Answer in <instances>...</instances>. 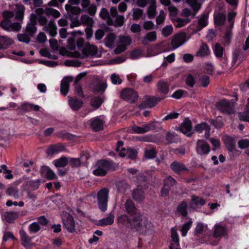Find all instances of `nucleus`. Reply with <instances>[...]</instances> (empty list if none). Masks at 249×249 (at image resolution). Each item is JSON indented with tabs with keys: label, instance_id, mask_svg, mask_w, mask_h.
I'll use <instances>...</instances> for the list:
<instances>
[{
	"label": "nucleus",
	"instance_id": "obj_4",
	"mask_svg": "<svg viewBox=\"0 0 249 249\" xmlns=\"http://www.w3.org/2000/svg\"><path fill=\"white\" fill-rule=\"evenodd\" d=\"M108 193L109 190L107 188L101 189L97 193V204L102 212H105L107 209Z\"/></svg>",
	"mask_w": 249,
	"mask_h": 249
},
{
	"label": "nucleus",
	"instance_id": "obj_45",
	"mask_svg": "<svg viewBox=\"0 0 249 249\" xmlns=\"http://www.w3.org/2000/svg\"><path fill=\"white\" fill-rule=\"evenodd\" d=\"M208 18V14L206 13H203L201 18L198 20V24L200 26V30L202 28H203L207 25V20Z\"/></svg>",
	"mask_w": 249,
	"mask_h": 249
},
{
	"label": "nucleus",
	"instance_id": "obj_43",
	"mask_svg": "<svg viewBox=\"0 0 249 249\" xmlns=\"http://www.w3.org/2000/svg\"><path fill=\"white\" fill-rule=\"evenodd\" d=\"M45 14L47 16H53L55 18H59L60 16L59 12L55 9L51 8H46L45 9Z\"/></svg>",
	"mask_w": 249,
	"mask_h": 249
},
{
	"label": "nucleus",
	"instance_id": "obj_40",
	"mask_svg": "<svg viewBox=\"0 0 249 249\" xmlns=\"http://www.w3.org/2000/svg\"><path fill=\"white\" fill-rule=\"evenodd\" d=\"M68 163V159L65 157H62L54 161V165L56 167H64Z\"/></svg>",
	"mask_w": 249,
	"mask_h": 249
},
{
	"label": "nucleus",
	"instance_id": "obj_37",
	"mask_svg": "<svg viewBox=\"0 0 249 249\" xmlns=\"http://www.w3.org/2000/svg\"><path fill=\"white\" fill-rule=\"evenodd\" d=\"M192 205H195L196 206H203L206 203V200L205 199L202 198L201 197L196 196L195 195H193L192 196Z\"/></svg>",
	"mask_w": 249,
	"mask_h": 249
},
{
	"label": "nucleus",
	"instance_id": "obj_56",
	"mask_svg": "<svg viewBox=\"0 0 249 249\" xmlns=\"http://www.w3.org/2000/svg\"><path fill=\"white\" fill-rule=\"evenodd\" d=\"M199 82L201 86L206 87L210 84V77L207 75L201 76L199 78Z\"/></svg>",
	"mask_w": 249,
	"mask_h": 249
},
{
	"label": "nucleus",
	"instance_id": "obj_47",
	"mask_svg": "<svg viewBox=\"0 0 249 249\" xmlns=\"http://www.w3.org/2000/svg\"><path fill=\"white\" fill-rule=\"evenodd\" d=\"M156 6L155 4H151L148 8L147 10V15L149 18H153L156 16Z\"/></svg>",
	"mask_w": 249,
	"mask_h": 249
},
{
	"label": "nucleus",
	"instance_id": "obj_20",
	"mask_svg": "<svg viewBox=\"0 0 249 249\" xmlns=\"http://www.w3.org/2000/svg\"><path fill=\"white\" fill-rule=\"evenodd\" d=\"M65 149V147L61 144H54L52 145L49 147L46 150V153L49 156H53L54 154L58 153L59 152L62 151Z\"/></svg>",
	"mask_w": 249,
	"mask_h": 249
},
{
	"label": "nucleus",
	"instance_id": "obj_46",
	"mask_svg": "<svg viewBox=\"0 0 249 249\" xmlns=\"http://www.w3.org/2000/svg\"><path fill=\"white\" fill-rule=\"evenodd\" d=\"M6 193L8 196H13L16 199L19 197L18 190L13 187H8L7 189Z\"/></svg>",
	"mask_w": 249,
	"mask_h": 249
},
{
	"label": "nucleus",
	"instance_id": "obj_33",
	"mask_svg": "<svg viewBox=\"0 0 249 249\" xmlns=\"http://www.w3.org/2000/svg\"><path fill=\"white\" fill-rule=\"evenodd\" d=\"M210 53L208 46L204 43H202L199 51L196 53L197 56H205L208 55Z\"/></svg>",
	"mask_w": 249,
	"mask_h": 249
},
{
	"label": "nucleus",
	"instance_id": "obj_49",
	"mask_svg": "<svg viewBox=\"0 0 249 249\" xmlns=\"http://www.w3.org/2000/svg\"><path fill=\"white\" fill-rule=\"evenodd\" d=\"M187 2L192 7L194 12H197L200 8V5L197 0H187Z\"/></svg>",
	"mask_w": 249,
	"mask_h": 249
},
{
	"label": "nucleus",
	"instance_id": "obj_38",
	"mask_svg": "<svg viewBox=\"0 0 249 249\" xmlns=\"http://www.w3.org/2000/svg\"><path fill=\"white\" fill-rule=\"evenodd\" d=\"M131 219V218H129L127 215L123 214L118 218L117 221L119 223H121L129 228Z\"/></svg>",
	"mask_w": 249,
	"mask_h": 249
},
{
	"label": "nucleus",
	"instance_id": "obj_48",
	"mask_svg": "<svg viewBox=\"0 0 249 249\" xmlns=\"http://www.w3.org/2000/svg\"><path fill=\"white\" fill-rule=\"evenodd\" d=\"M11 23L10 20L3 19L0 23V26L3 30L10 31L11 29Z\"/></svg>",
	"mask_w": 249,
	"mask_h": 249
},
{
	"label": "nucleus",
	"instance_id": "obj_61",
	"mask_svg": "<svg viewBox=\"0 0 249 249\" xmlns=\"http://www.w3.org/2000/svg\"><path fill=\"white\" fill-rule=\"evenodd\" d=\"M157 152L155 149L152 148L145 151V157L147 159H154L156 157Z\"/></svg>",
	"mask_w": 249,
	"mask_h": 249
},
{
	"label": "nucleus",
	"instance_id": "obj_55",
	"mask_svg": "<svg viewBox=\"0 0 249 249\" xmlns=\"http://www.w3.org/2000/svg\"><path fill=\"white\" fill-rule=\"evenodd\" d=\"M120 43L121 45L126 46L129 45L131 43V39L129 36H121L119 38Z\"/></svg>",
	"mask_w": 249,
	"mask_h": 249
},
{
	"label": "nucleus",
	"instance_id": "obj_18",
	"mask_svg": "<svg viewBox=\"0 0 249 249\" xmlns=\"http://www.w3.org/2000/svg\"><path fill=\"white\" fill-rule=\"evenodd\" d=\"M19 216L17 212H6L2 215V218L8 223H12Z\"/></svg>",
	"mask_w": 249,
	"mask_h": 249
},
{
	"label": "nucleus",
	"instance_id": "obj_28",
	"mask_svg": "<svg viewBox=\"0 0 249 249\" xmlns=\"http://www.w3.org/2000/svg\"><path fill=\"white\" fill-rule=\"evenodd\" d=\"M114 214L110 213L107 217L100 220L97 225L100 226L111 225L114 222Z\"/></svg>",
	"mask_w": 249,
	"mask_h": 249
},
{
	"label": "nucleus",
	"instance_id": "obj_1",
	"mask_svg": "<svg viewBox=\"0 0 249 249\" xmlns=\"http://www.w3.org/2000/svg\"><path fill=\"white\" fill-rule=\"evenodd\" d=\"M150 225V223L139 213L132 216L129 228L142 233L148 230Z\"/></svg>",
	"mask_w": 249,
	"mask_h": 249
},
{
	"label": "nucleus",
	"instance_id": "obj_51",
	"mask_svg": "<svg viewBox=\"0 0 249 249\" xmlns=\"http://www.w3.org/2000/svg\"><path fill=\"white\" fill-rule=\"evenodd\" d=\"M69 90V84L65 81H62L61 83L60 91L61 93L64 96L67 94Z\"/></svg>",
	"mask_w": 249,
	"mask_h": 249
},
{
	"label": "nucleus",
	"instance_id": "obj_36",
	"mask_svg": "<svg viewBox=\"0 0 249 249\" xmlns=\"http://www.w3.org/2000/svg\"><path fill=\"white\" fill-rule=\"evenodd\" d=\"M56 136L60 138L67 140H72L75 137V135L67 133L65 132V131H61L57 132Z\"/></svg>",
	"mask_w": 249,
	"mask_h": 249
},
{
	"label": "nucleus",
	"instance_id": "obj_7",
	"mask_svg": "<svg viewBox=\"0 0 249 249\" xmlns=\"http://www.w3.org/2000/svg\"><path fill=\"white\" fill-rule=\"evenodd\" d=\"M138 97V93L130 88L124 89L121 93V97L122 99L131 103L136 102Z\"/></svg>",
	"mask_w": 249,
	"mask_h": 249
},
{
	"label": "nucleus",
	"instance_id": "obj_44",
	"mask_svg": "<svg viewBox=\"0 0 249 249\" xmlns=\"http://www.w3.org/2000/svg\"><path fill=\"white\" fill-rule=\"evenodd\" d=\"M215 55L217 57L220 58L223 56L224 49L219 43H216L213 49Z\"/></svg>",
	"mask_w": 249,
	"mask_h": 249
},
{
	"label": "nucleus",
	"instance_id": "obj_11",
	"mask_svg": "<svg viewBox=\"0 0 249 249\" xmlns=\"http://www.w3.org/2000/svg\"><path fill=\"white\" fill-rule=\"evenodd\" d=\"M196 151L200 155H207L210 151V147L205 141L198 140L196 142Z\"/></svg>",
	"mask_w": 249,
	"mask_h": 249
},
{
	"label": "nucleus",
	"instance_id": "obj_31",
	"mask_svg": "<svg viewBox=\"0 0 249 249\" xmlns=\"http://www.w3.org/2000/svg\"><path fill=\"white\" fill-rule=\"evenodd\" d=\"M116 187L118 191L121 193H124L129 188L128 183L124 181H119L116 183Z\"/></svg>",
	"mask_w": 249,
	"mask_h": 249
},
{
	"label": "nucleus",
	"instance_id": "obj_32",
	"mask_svg": "<svg viewBox=\"0 0 249 249\" xmlns=\"http://www.w3.org/2000/svg\"><path fill=\"white\" fill-rule=\"evenodd\" d=\"M225 143L227 149L231 152L233 151L235 148V142L234 140L230 137L226 138Z\"/></svg>",
	"mask_w": 249,
	"mask_h": 249
},
{
	"label": "nucleus",
	"instance_id": "obj_62",
	"mask_svg": "<svg viewBox=\"0 0 249 249\" xmlns=\"http://www.w3.org/2000/svg\"><path fill=\"white\" fill-rule=\"evenodd\" d=\"M133 18L134 20L139 19L143 14V10L141 9L134 8L133 9Z\"/></svg>",
	"mask_w": 249,
	"mask_h": 249
},
{
	"label": "nucleus",
	"instance_id": "obj_57",
	"mask_svg": "<svg viewBox=\"0 0 249 249\" xmlns=\"http://www.w3.org/2000/svg\"><path fill=\"white\" fill-rule=\"evenodd\" d=\"M173 30V27L171 25H167L162 29L161 33L164 37H166L172 34Z\"/></svg>",
	"mask_w": 249,
	"mask_h": 249
},
{
	"label": "nucleus",
	"instance_id": "obj_63",
	"mask_svg": "<svg viewBox=\"0 0 249 249\" xmlns=\"http://www.w3.org/2000/svg\"><path fill=\"white\" fill-rule=\"evenodd\" d=\"M195 83L196 81L194 77L191 74H188L186 79V85L191 88H193Z\"/></svg>",
	"mask_w": 249,
	"mask_h": 249
},
{
	"label": "nucleus",
	"instance_id": "obj_3",
	"mask_svg": "<svg viewBox=\"0 0 249 249\" xmlns=\"http://www.w3.org/2000/svg\"><path fill=\"white\" fill-rule=\"evenodd\" d=\"M216 108L222 113L228 115L234 114V103L226 99H223L217 102L215 104Z\"/></svg>",
	"mask_w": 249,
	"mask_h": 249
},
{
	"label": "nucleus",
	"instance_id": "obj_53",
	"mask_svg": "<svg viewBox=\"0 0 249 249\" xmlns=\"http://www.w3.org/2000/svg\"><path fill=\"white\" fill-rule=\"evenodd\" d=\"M210 126L206 123H203L199 124H197L195 126V131L201 132L204 130L209 129Z\"/></svg>",
	"mask_w": 249,
	"mask_h": 249
},
{
	"label": "nucleus",
	"instance_id": "obj_41",
	"mask_svg": "<svg viewBox=\"0 0 249 249\" xmlns=\"http://www.w3.org/2000/svg\"><path fill=\"white\" fill-rule=\"evenodd\" d=\"M225 233V229L222 226L216 225L215 226L214 231L213 232V236L215 238L220 237L224 235Z\"/></svg>",
	"mask_w": 249,
	"mask_h": 249
},
{
	"label": "nucleus",
	"instance_id": "obj_13",
	"mask_svg": "<svg viewBox=\"0 0 249 249\" xmlns=\"http://www.w3.org/2000/svg\"><path fill=\"white\" fill-rule=\"evenodd\" d=\"M185 37L186 34L184 33H180L175 35L171 41V45L173 48L176 49L183 44Z\"/></svg>",
	"mask_w": 249,
	"mask_h": 249
},
{
	"label": "nucleus",
	"instance_id": "obj_64",
	"mask_svg": "<svg viewBox=\"0 0 249 249\" xmlns=\"http://www.w3.org/2000/svg\"><path fill=\"white\" fill-rule=\"evenodd\" d=\"M171 188L169 185L167 184L164 183L163 186L161 188L160 191L161 196L163 197L167 196Z\"/></svg>",
	"mask_w": 249,
	"mask_h": 249
},
{
	"label": "nucleus",
	"instance_id": "obj_34",
	"mask_svg": "<svg viewBox=\"0 0 249 249\" xmlns=\"http://www.w3.org/2000/svg\"><path fill=\"white\" fill-rule=\"evenodd\" d=\"M226 19L225 14L219 13L214 17V23L217 26H222L224 24Z\"/></svg>",
	"mask_w": 249,
	"mask_h": 249
},
{
	"label": "nucleus",
	"instance_id": "obj_54",
	"mask_svg": "<svg viewBox=\"0 0 249 249\" xmlns=\"http://www.w3.org/2000/svg\"><path fill=\"white\" fill-rule=\"evenodd\" d=\"M209 122L216 128H221L224 125L223 121L217 118L216 120L210 119Z\"/></svg>",
	"mask_w": 249,
	"mask_h": 249
},
{
	"label": "nucleus",
	"instance_id": "obj_6",
	"mask_svg": "<svg viewBox=\"0 0 249 249\" xmlns=\"http://www.w3.org/2000/svg\"><path fill=\"white\" fill-rule=\"evenodd\" d=\"M65 8L67 12L65 17L71 20H74L75 18H78V16L81 12V9L80 7L71 5V4H66Z\"/></svg>",
	"mask_w": 249,
	"mask_h": 249
},
{
	"label": "nucleus",
	"instance_id": "obj_29",
	"mask_svg": "<svg viewBox=\"0 0 249 249\" xmlns=\"http://www.w3.org/2000/svg\"><path fill=\"white\" fill-rule=\"evenodd\" d=\"M13 43L12 39L5 36H0V49H4Z\"/></svg>",
	"mask_w": 249,
	"mask_h": 249
},
{
	"label": "nucleus",
	"instance_id": "obj_14",
	"mask_svg": "<svg viewBox=\"0 0 249 249\" xmlns=\"http://www.w3.org/2000/svg\"><path fill=\"white\" fill-rule=\"evenodd\" d=\"M170 168L176 174H180L183 171H188V170L185 165L178 161L175 160L170 164Z\"/></svg>",
	"mask_w": 249,
	"mask_h": 249
},
{
	"label": "nucleus",
	"instance_id": "obj_17",
	"mask_svg": "<svg viewBox=\"0 0 249 249\" xmlns=\"http://www.w3.org/2000/svg\"><path fill=\"white\" fill-rule=\"evenodd\" d=\"M104 122L101 119L96 117L90 120V126L95 131H99L103 129Z\"/></svg>",
	"mask_w": 249,
	"mask_h": 249
},
{
	"label": "nucleus",
	"instance_id": "obj_52",
	"mask_svg": "<svg viewBox=\"0 0 249 249\" xmlns=\"http://www.w3.org/2000/svg\"><path fill=\"white\" fill-rule=\"evenodd\" d=\"M30 36L27 34H19L17 36L18 39L20 42H23L25 43H29L30 41Z\"/></svg>",
	"mask_w": 249,
	"mask_h": 249
},
{
	"label": "nucleus",
	"instance_id": "obj_59",
	"mask_svg": "<svg viewBox=\"0 0 249 249\" xmlns=\"http://www.w3.org/2000/svg\"><path fill=\"white\" fill-rule=\"evenodd\" d=\"M137 155V151L135 149L128 148L126 151V156L129 159H135Z\"/></svg>",
	"mask_w": 249,
	"mask_h": 249
},
{
	"label": "nucleus",
	"instance_id": "obj_10",
	"mask_svg": "<svg viewBox=\"0 0 249 249\" xmlns=\"http://www.w3.org/2000/svg\"><path fill=\"white\" fill-rule=\"evenodd\" d=\"M36 18V16L35 14H32L31 15L30 22L27 25L26 27V33L32 37L34 36L37 30L36 26L37 24Z\"/></svg>",
	"mask_w": 249,
	"mask_h": 249
},
{
	"label": "nucleus",
	"instance_id": "obj_26",
	"mask_svg": "<svg viewBox=\"0 0 249 249\" xmlns=\"http://www.w3.org/2000/svg\"><path fill=\"white\" fill-rule=\"evenodd\" d=\"M115 39L116 36L114 33H109L106 36L104 40L105 45L110 49L113 48Z\"/></svg>",
	"mask_w": 249,
	"mask_h": 249
},
{
	"label": "nucleus",
	"instance_id": "obj_12",
	"mask_svg": "<svg viewBox=\"0 0 249 249\" xmlns=\"http://www.w3.org/2000/svg\"><path fill=\"white\" fill-rule=\"evenodd\" d=\"M82 53L86 57L90 55L94 56L97 53V48L95 45L86 43L82 50Z\"/></svg>",
	"mask_w": 249,
	"mask_h": 249
},
{
	"label": "nucleus",
	"instance_id": "obj_8",
	"mask_svg": "<svg viewBox=\"0 0 249 249\" xmlns=\"http://www.w3.org/2000/svg\"><path fill=\"white\" fill-rule=\"evenodd\" d=\"M64 226L71 233L75 232V222L73 216L70 213H67L63 218Z\"/></svg>",
	"mask_w": 249,
	"mask_h": 249
},
{
	"label": "nucleus",
	"instance_id": "obj_9",
	"mask_svg": "<svg viewBox=\"0 0 249 249\" xmlns=\"http://www.w3.org/2000/svg\"><path fill=\"white\" fill-rule=\"evenodd\" d=\"M178 129L187 136H191L193 131L191 120L188 118H185L178 128Z\"/></svg>",
	"mask_w": 249,
	"mask_h": 249
},
{
	"label": "nucleus",
	"instance_id": "obj_21",
	"mask_svg": "<svg viewBox=\"0 0 249 249\" xmlns=\"http://www.w3.org/2000/svg\"><path fill=\"white\" fill-rule=\"evenodd\" d=\"M171 237L172 241L174 244L172 243L169 247L170 249H178L179 246V238L177 230L173 228L171 229Z\"/></svg>",
	"mask_w": 249,
	"mask_h": 249
},
{
	"label": "nucleus",
	"instance_id": "obj_15",
	"mask_svg": "<svg viewBox=\"0 0 249 249\" xmlns=\"http://www.w3.org/2000/svg\"><path fill=\"white\" fill-rule=\"evenodd\" d=\"M124 205L126 212L132 216L139 213L138 209L135 207L134 203L132 200L130 199H127Z\"/></svg>",
	"mask_w": 249,
	"mask_h": 249
},
{
	"label": "nucleus",
	"instance_id": "obj_16",
	"mask_svg": "<svg viewBox=\"0 0 249 249\" xmlns=\"http://www.w3.org/2000/svg\"><path fill=\"white\" fill-rule=\"evenodd\" d=\"M132 197L135 201L141 203L145 199V194L142 189L138 188L133 191Z\"/></svg>",
	"mask_w": 249,
	"mask_h": 249
},
{
	"label": "nucleus",
	"instance_id": "obj_5",
	"mask_svg": "<svg viewBox=\"0 0 249 249\" xmlns=\"http://www.w3.org/2000/svg\"><path fill=\"white\" fill-rule=\"evenodd\" d=\"M164 98V97L146 96L144 100L139 105V108L143 109L146 108H151L155 106L159 102Z\"/></svg>",
	"mask_w": 249,
	"mask_h": 249
},
{
	"label": "nucleus",
	"instance_id": "obj_19",
	"mask_svg": "<svg viewBox=\"0 0 249 249\" xmlns=\"http://www.w3.org/2000/svg\"><path fill=\"white\" fill-rule=\"evenodd\" d=\"M158 92L164 95H166L169 92V86L162 80H159L157 84Z\"/></svg>",
	"mask_w": 249,
	"mask_h": 249
},
{
	"label": "nucleus",
	"instance_id": "obj_39",
	"mask_svg": "<svg viewBox=\"0 0 249 249\" xmlns=\"http://www.w3.org/2000/svg\"><path fill=\"white\" fill-rule=\"evenodd\" d=\"M187 207V202L183 201L178 206L177 211L180 213L183 216L185 217L187 215V212L186 211Z\"/></svg>",
	"mask_w": 249,
	"mask_h": 249
},
{
	"label": "nucleus",
	"instance_id": "obj_30",
	"mask_svg": "<svg viewBox=\"0 0 249 249\" xmlns=\"http://www.w3.org/2000/svg\"><path fill=\"white\" fill-rule=\"evenodd\" d=\"M41 173L46 172V178L49 180H53L57 178V176L50 168L44 166L41 169Z\"/></svg>",
	"mask_w": 249,
	"mask_h": 249
},
{
	"label": "nucleus",
	"instance_id": "obj_22",
	"mask_svg": "<svg viewBox=\"0 0 249 249\" xmlns=\"http://www.w3.org/2000/svg\"><path fill=\"white\" fill-rule=\"evenodd\" d=\"M69 105L73 110H78L82 107L83 102L77 98H70L69 101Z\"/></svg>",
	"mask_w": 249,
	"mask_h": 249
},
{
	"label": "nucleus",
	"instance_id": "obj_25",
	"mask_svg": "<svg viewBox=\"0 0 249 249\" xmlns=\"http://www.w3.org/2000/svg\"><path fill=\"white\" fill-rule=\"evenodd\" d=\"M157 39V34L155 31L147 33L145 36L142 39V43L143 45H147L149 41L154 42Z\"/></svg>",
	"mask_w": 249,
	"mask_h": 249
},
{
	"label": "nucleus",
	"instance_id": "obj_42",
	"mask_svg": "<svg viewBox=\"0 0 249 249\" xmlns=\"http://www.w3.org/2000/svg\"><path fill=\"white\" fill-rule=\"evenodd\" d=\"M81 22L88 26H92L94 21L93 18L87 15H83L81 17Z\"/></svg>",
	"mask_w": 249,
	"mask_h": 249
},
{
	"label": "nucleus",
	"instance_id": "obj_58",
	"mask_svg": "<svg viewBox=\"0 0 249 249\" xmlns=\"http://www.w3.org/2000/svg\"><path fill=\"white\" fill-rule=\"evenodd\" d=\"M69 163L71 167L74 168L80 166L81 162L79 158H70Z\"/></svg>",
	"mask_w": 249,
	"mask_h": 249
},
{
	"label": "nucleus",
	"instance_id": "obj_35",
	"mask_svg": "<svg viewBox=\"0 0 249 249\" xmlns=\"http://www.w3.org/2000/svg\"><path fill=\"white\" fill-rule=\"evenodd\" d=\"M238 59H244V53L239 49H235L233 53L232 63L234 64Z\"/></svg>",
	"mask_w": 249,
	"mask_h": 249
},
{
	"label": "nucleus",
	"instance_id": "obj_23",
	"mask_svg": "<svg viewBox=\"0 0 249 249\" xmlns=\"http://www.w3.org/2000/svg\"><path fill=\"white\" fill-rule=\"evenodd\" d=\"M19 233L21 237L22 245L25 248L29 247L31 244V238L29 237L23 230L20 231Z\"/></svg>",
	"mask_w": 249,
	"mask_h": 249
},
{
	"label": "nucleus",
	"instance_id": "obj_2",
	"mask_svg": "<svg viewBox=\"0 0 249 249\" xmlns=\"http://www.w3.org/2000/svg\"><path fill=\"white\" fill-rule=\"evenodd\" d=\"M111 162L106 160H98L93 166V174L96 176L104 177L111 168Z\"/></svg>",
	"mask_w": 249,
	"mask_h": 249
},
{
	"label": "nucleus",
	"instance_id": "obj_27",
	"mask_svg": "<svg viewBox=\"0 0 249 249\" xmlns=\"http://www.w3.org/2000/svg\"><path fill=\"white\" fill-rule=\"evenodd\" d=\"M238 116L241 121L249 122V97L247 99L245 111L239 113Z\"/></svg>",
	"mask_w": 249,
	"mask_h": 249
},
{
	"label": "nucleus",
	"instance_id": "obj_24",
	"mask_svg": "<svg viewBox=\"0 0 249 249\" xmlns=\"http://www.w3.org/2000/svg\"><path fill=\"white\" fill-rule=\"evenodd\" d=\"M100 17L104 20L107 19V23L109 26L114 25V21L110 18L109 12L107 8H103L100 13Z\"/></svg>",
	"mask_w": 249,
	"mask_h": 249
},
{
	"label": "nucleus",
	"instance_id": "obj_50",
	"mask_svg": "<svg viewBox=\"0 0 249 249\" xmlns=\"http://www.w3.org/2000/svg\"><path fill=\"white\" fill-rule=\"evenodd\" d=\"M41 180L38 179L35 181L34 180H29L26 181V184L31 187L33 190H36L38 188Z\"/></svg>",
	"mask_w": 249,
	"mask_h": 249
},
{
	"label": "nucleus",
	"instance_id": "obj_60",
	"mask_svg": "<svg viewBox=\"0 0 249 249\" xmlns=\"http://www.w3.org/2000/svg\"><path fill=\"white\" fill-rule=\"evenodd\" d=\"M24 7L22 6L17 10L16 12V17L15 18L19 20H22L23 17H24Z\"/></svg>",
	"mask_w": 249,
	"mask_h": 249
}]
</instances>
